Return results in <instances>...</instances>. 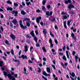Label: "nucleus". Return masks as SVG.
Here are the masks:
<instances>
[{"label":"nucleus","instance_id":"nucleus-3","mask_svg":"<svg viewBox=\"0 0 80 80\" xmlns=\"http://www.w3.org/2000/svg\"><path fill=\"white\" fill-rule=\"evenodd\" d=\"M71 36L72 37V38H73V40H74V42H77V37H76V36H75V34H74V33H72Z\"/></svg>","mask_w":80,"mask_h":80},{"label":"nucleus","instance_id":"nucleus-51","mask_svg":"<svg viewBox=\"0 0 80 80\" xmlns=\"http://www.w3.org/2000/svg\"><path fill=\"white\" fill-rule=\"evenodd\" d=\"M5 43L7 44V45H8L9 43H8V41L7 40H6V42H5Z\"/></svg>","mask_w":80,"mask_h":80},{"label":"nucleus","instance_id":"nucleus-49","mask_svg":"<svg viewBox=\"0 0 80 80\" xmlns=\"http://www.w3.org/2000/svg\"><path fill=\"white\" fill-rule=\"evenodd\" d=\"M54 28L55 29H57V30L58 29V27H57V26L56 25H55Z\"/></svg>","mask_w":80,"mask_h":80},{"label":"nucleus","instance_id":"nucleus-32","mask_svg":"<svg viewBox=\"0 0 80 80\" xmlns=\"http://www.w3.org/2000/svg\"><path fill=\"white\" fill-rule=\"evenodd\" d=\"M40 43H37L36 45V47H39L40 46Z\"/></svg>","mask_w":80,"mask_h":80},{"label":"nucleus","instance_id":"nucleus-52","mask_svg":"<svg viewBox=\"0 0 80 80\" xmlns=\"http://www.w3.org/2000/svg\"><path fill=\"white\" fill-rule=\"evenodd\" d=\"M36 12L37 13H40V10L39 9H38L36 11Z\"/></svg>","mask_w":80,"mask_h":80},{"label":"nucleus","instance_id":"nucleus-47","mask_svg":"<svg viewBox=\"0 0 80 80\" xmlns=\"http://www.w3.org/2000/svg\"><path fill=\"white\" fill-rule=\"evenodd\" d=\"M28 63H33V61H31V60H29L28 61Z\"/></svg>","mask_w":80,"mask_h":80},{"label":"nucleus","instance_id":"nucleus-63","mask_svg":"<svg viewBox=\"0 0 80 80\" xmlns=\"http://www.w3.org/2000/svg\"><path fill=\"white\" fill-rule=\"evenodd\" d=\"M68 65V64L67 63L65 62V63H64V65L66 67H67V66Z\"/></svg>","mask_w":80,"mask_h":80},{"label":"nucleus","instance_id":"nucleus-40","mask_svg":"<svg viewBox=\"0 0 80 80\" xmlns=\"http://www.w3.org/2000/svg\"><path fill=\"white\" fill-rule=\"evenodd\" d=\"M63 19H67L68 18L67 16H63Z\"/></svg>","mask_w":80,"mask_h":80},{"label":"nucleus","instance_id":"nucleus-39","mask_svg":"<svg viewBox=\"0 0 80 80\" xmlns=\"http://www.w3.org/2000/svg\"><path fill=\"white\" fill-rule=\"evenodd\" d=\"M11 53L12 55H14V53L13 52V50L12 49L11 50Z\"/></svg>","mask_w":80,"mask_h":80},{"label":"nucleus","instance_id":"nucleus-38","mask_svg":"<svg viewBox=\"0 0 80 80\" xmlns=\"http://www.w3.org/2000/svg\"><path fill=\"white\" fill-rule=\"evenodd\" d=\"M7 3H9V4H12V2H10V1H7Z\"/></svg>","mask_w":80,"mask_h":80},{"label":"nucleus","instance_id":"nucleus-37","mask_svg":"<svg viewBox=\"0 0 80 80\" xmlns=\"http://www.w3.org/2000/svg\"><path fill=\"white\" fill-rule=\"evenodd\" d=\"M14 5L15 7H18V4H17V3H14Z\"/></svg>","mask_w":80,"mask_h":80},{"label":"nucleus","instance_id":"nucleus-13","mask_svg":"<svg viewBox=\"0 0 80 80\" xmlns=\"http://www.w3.org/2000/svg\"><path fill=\"white\" fill-rule=\"evenodd\" d=\"M20 58H22L23 59H27V56H25L24 55H22L21 57H20Z\"/></svg>","mask_w":80,"mask_h":80},{"label":"nucleus","instance_id":"nucleus-19","mask_svg":"<svg viewBox=\"0 0 80 80\" xmlns=\"http://www.w3.org/2000/svg\"><path fill=\"white\" fill-rule=\"evenodd\" d=\"M29 22L28 21H27L26 22V25L28 26V27H30V23H29Z\"/></svg>","mask_w":80,"mask_h":80},{"label":"nucleus","instance_id":"nucleus-31","mask_svg":"<svg viewBox=\"0 0 80 80\" xmlns=\"http://www.w3.org/2000/svg\"><path fill=\"white\" fill-rule=\"evenodd\" d=\"M66 49V46H65V45L64 44V46L62 48V49L63 50V51H65V49Z\"/></svg>","mask_w":80,"mask_h":80},{"label":"nucleus","instance_id":"nucleus-43","mask_svg":"<svg viewBox=\"0 0 80 80\" xmlns=\"http://www.w3.org/2000/svg\"><path fill=\"white\" fill-rule=\"evenodd\" d=\"M52 67L54 70H56V68H55V65H52Z\"/></svg>","mask_w":80,"mask_h":80},{"label":"nucleus","instance_id":"nucleus-34","mask_svg":"<svg viewBox=\"0 0 80 80\" xmlns=\"http://www.w3.org/2000/svg\"><path fill=\"white\" fill-rule=\"evenodd\" d=\"M35 32L36 35H38V31L37 30H36L35 31Z\"/></svg>","mask_w":80,"mask_h":80},{"label":"nucleus","instance_id":"nucleus-50","mask_svg":"<svg viewBox=\"0 0 80 80\" xmlns=\"http://www.w3.org/2000/svg\"><path fill=\"white\" fill-rule=\"evenodd\" d=\"M1 30H2V32H3V27L2 26H1L0 27Z\"/></svg>","mask_w":80,"mask_h":80},{"label":"nucleus","instance_id":"nucleus-62","mask_svg":"<svg viewBox=\"0 0 80 80\" xmlns=\"http://www.w3.org/2000/svg\"><path fill=\"white\" fill-rule=\"evenodd\" d=\"M68 3H72V1H71V0H68Z\"/></svg>","mask_w":80,"mask_h":80},{"label":"nucleus","instance_id":"nucleus-46","mask_svg":"<svg viewBox=\"0 0 80 80\" xmlns=\"http://www.w3.org/2000/svg\"><path fill=\"white\" fill-rule=\"evenodd\" d=\"M47 8H48V9H50V8H51V7L50 6V5H48V6H47Z\"/></svg>","mask_w":80,"mask_h":80},{"label":"nucleus","instance_id":"nucleus-24","mask_svg":"<svg viewBox=\"0 0 80 80\" xmlns=\"http://www.w3.org/2000/svg\"><path fill=\"white\" fill-rule=\"evenodd\" d=\"M46 70L47 72H50V68L48 67L46 68Z\"/></svg>","mask_w":80,"mask_h":80},{"label":"nucleus","instance_id":"nucleus-41","mask_svg":"<svg viewBox=\"0 0 80 80\" xmlns=\"http://www.w3.org/2000/svg\"><path fill=\"white\" fill-rule=\"evenodd\" d=\"M54 42H55V43L56 44H58V41H57V40H55Z\"/></svg>","mask_w":80,"mask_h":80},{"label":"nucleus","instance_id":"nucleus-21","mask_svg":"<svg viewBox=\"0 0 80 80\" xmlns=\"http://www.w3.org/2000/svg\"><path fill=\"white\" fill-rule=\"evenodd\" d=\"M75 61L76 62V63H77V62H78V55H77V56H75Z\"/></svg>","mask_w":80,"mask_h":80},{"label":"nucleus","instance_id":"nucleus-6","mask_svg":"<svg viewBox=\"0 0 80 80\" xmlns=\"http://www.w3.org/2000/svg\"><path fill=\"white\" fill-rule=\"evenodd\" d=\"M20 27L23 30H25V29H27V26H24L22 24H20Z\"/></svg>","mask_w":80,"mask_h":80},{"label":"nucleus","instance_id":"nucleus-48","mask_svg":"<svg viewBox=\"0 0 80 80\" xmlns=\"http://www.w3.org/2000/svg\"><path fill=\"white\" fill-rule=\"evenodd\" d=\"M70 21H68V26H70Z\"/></svg>","mask_w":80,"mask_h":80},{"label":"nucleus","instance_id":"nucleus-20","mask_svg":"<svg viewBox=\"0 0 80 80\" xmlns=\"http://www.w3.org/2000/svg\"><path fill=\"white\" fill-rule=\"evenodd\" d=\"M26 4L27 5V6H28L29 7L30 6V5L31 4V2H26Z\"/></svg>","mask_w":80,"mask_h":80},{"label":"nucleus","instance_id":"nucleus-56","mask_svg":"<svg viewBox=\"0 0 80 80\" xmlns=\"http://www.w3.org/2000/svg\"><path fill=\"white\" fill-rule=\"evenodd\" d=\"M40 25L42 26H43V22H41L40 23Z\"/></svg>","mask_w":80,"mask_h":80},{"label":"nucleus","instance_id":"nucleus-64","mask_svg":"<svg viewBox=\"0 0 80 80\" xmlns=\"http://www.w3.org/2000/svg\"><path fill=\"white\" fill-rule=\"evenodd\" d=\"M65 3H66V4H68V1H65Z\"/></svg>","mask_w":80,"mask_h":80},{"label":"nucleus","instance_id":"nucleus-61","mask_svg":"<svg viewBox=\"0 0 80 80\" xmlns=\"http://www.w3.org/2000/svg\"><path fill=\"white\" fill-rule=\"evenodd\" d=\"M75 52L74 51L72 52V55H75Z\"/></svg>","mask_w":80,"mask_h":80},{"label":"nucleus","instance_id":"nucleus-60","mask_svg":"<svg viewBox=\"0 0 80 80\" xmlns=\"http://www.w3.org/2000/svg\"><path fill=\"white\" fill-rule=\"evenodd\" d=\"M2 58L4 60H6V58L4 56L2 57Z\"/></svg>","mask_w":80,"mask_h":80},{"label":"nucleus","instance_id":"nucleus-44","mask_svg":"<svg viewBox=\"0 0 80 80\" xmlns=\"http://www.w3.org/2000/svg\"><path fill=\"white\" fill-rule=\"evenodd\" d=\"M55 21V18H53L51 20V22H53Z\"/></svg>","mask_w":80,"mask_h":80},{"label":"nucleus","instance_id":"nucleus-25","mask_svg":"<svg viewBox=\"0 0 80 80\" xmlns=\"http://www.w3.org/2000/svg\"><path fill=\"white\" fill-rule=\"evenodd\" d=\"M3 62L2 61H0V67H2L3 66Z\"/></svg>","mask_w":80,"mask_h":80},{"label":"nucleus","instance_id":"nucleus-27","mask_svg":"<svg viewBox=\"0 0 80 80\" xmlns=\"http://www.w3.org/2000/svg\"><path fill=\"white\" fill-rule=\"evenodd\" d=\"M61 65L63 67V68H65V66L64 65V64H63V62H62L61 63Z\"/></svg>","mask_w":80,"mask_h":80},{"label":"nucleus","instance_id":"nucleus-30","mask_svg":"<svg viewBox=\"0 0 80 80\" xmlns=\"http://www.w3.org/2000/svg\"><path fill=\"white\" fill-rule=\"evenodd\" d=\"M61 15H67V13L66 12H62L61 13Z\"/></svg>","mask_w":80,"mask_h":80},{"label":"nucleus","instance_id":"nucleus-53","mask_svg":"<svg viewBox=\"0 0 80 80\" xmlns=\"http://www.w3.org/2000/svg\"><path fill=\"white\" fill-rule=\"evenodd\" d=\"M42 78H44L45 80H48V79H47L46 78H45V77L43 76H42Z\"/></svg>","mask_w":80,"mask_h":80},{"label":"nucleus","instance_id":"nucleus-22","mask_svg":"<svg viewBox=\"0 0 80 80\" xmlns=\"http://www.w3.org/2000/svg\"><path fill=\"white\" fill-rule=\"evenodd\" d=\"M42 49L44 52H47V50H46V49H45V47H43L42 48Z\"/></svg>","mask_w":80,"mask_h":80},{"label":"nucleus","instance_id":"nucleus-17","mask_svg":"<svg viewBox=\"0 0 80 80\" xmlns=\"http://www.w3.org/2000/svg\"><path fill=\"white\" fill-rule=\"evenodd\" d=\"M10 37L12 40H15V36L13 35V34L11 35L10 36Z\"/></svg>","mask_w":80,"mask_h":80},{"label":"nucleus","instance_id":"nucleus-36","mask_svg":"<svg viewBox=\"0 0 80 80\" xmlns=\"http://www.w3.org/2000/svg\"><path fill=\"white\" fill-rule=\"evenodd\" d=\"M72 77H75V74H74V72H72Z\"/></svg>","mask_w":80,"mask_h":80},{"label":"nucleus","instance_id":"nucleus-45","mask_svg":"<svg viewBox=\"0 0 80 80\" xmlns=\"http://www.w3.org/2000/svg\"><path fill=\"white\" fill-rule=\"evenodd\" d=\"M33 49V47L31 46L30 48V52H32V50Z\"/></svg>","mask_w":80,"mask_h":80},{"label":"nucleus","instance_id":"nucleus-16","mask_svg":"<svg viewBox=\"0 0 80 80\" xmlns=\"http://www.w3.org/2000/svg\"><path fill=\"white\" fill-rule=\"evenodd\" d=\"M52 51L53 52V55H56L57 54V53L56 52H55V50L54 49H52Z\"/></svg>","mask_w":80,"mask_h":80},{"label":"nucleus","instance_id":"nucleus-7","mask_svg":"<svg viewBox=\"0 0 80 80\" xmlns=\"http://www.w3.org/2000/svg\"><path fill=\"white\" fill-rule=\"evenodd\" d=\"M42 19V17L39 16V17H38L36 18V22L38 23L40 22V20Z\"/></svg>","mask_w":80,"mask_h":80},{"label":"nucleus","instance_id":"nucleus-55","mask_svg":"<svg viewBox=\"0 0 80 80\" xmlns=\"http://www.w3.org/2000/svg\"><path fill=\"white\" fill-rule=\"evenodd\" d=\"M66 48L68 50H69L70 48H69V47H68V46H67L66 47Z\"/></svg>","mask_w":80,"mask_h":80},{"label":"nucleus","instance_id":"nucleus-8","mask_svg":"<svg viewBox=\"0 0 80 80\" xmlns=\"http://www.w3.org/2000/svg\"><path fill=\"white\" fill-rule=\"evenodd\" d=\"M64 23V28H65V29H67V25L66 23H67V21H65L63 22Z\"/></svg>","mask_w":80,"mask_h":80},{"label":"nucleus","instance_id":"nucleus-18","mask_svg":"<svg viewBox=\"0 0 80 80\" xmlns=\"http://www.w3.org/2000/svg\"><path fill=\"white\" fill-rule=\"evenodd\" d=\"M7 10L8 11H9V10H10V11H12V10H13V9L12 8L8 7L7 8Z\"/></svg>","mask_w":80,"mask_h":80},{"label":"nucleus","instance_id":"nucleus-26","mask_svg":"<svg viewBox=\"0 0 80 80\" xmlns=\"http://www.w3.org/2000/svg\"><path fill=\"white\" fill-rule=\"evenodd\" d=\"M62 59L65 60V61H67V58H66V57H65V55L63 56L62 57Z\"/></svg>","mask_w":80,"mask_h":80},{"label":"nucleus","instance_id":"nucleus-5","mask_svg":"<svg viewBox=\"0 0 80 80\" xmlns=\"http://www.w3.org/2000/svg\"><path fill=\"white\" fill-rule=\"evenodd\" d=\"M49 42L51 44L50 45V47L51 48H52L53 47V42H52V39L50 38L49 40Z\"/></svg>","mask_w":80,"mask_h":80},{"label":"nucleus","instance_id":"nucleus-33","mask_svg":"<svg viewBox=\"0 0 80 80\" xmlns=\"http://www.w3.org/2000/svg\"><path fill=\"white\" fill-rule=\"evenodd\" d=\"M38 72L40 73V72H41V69H40V68H38Z\"/></svg>","mask_w":80,"mask_h":80},{"label":"nucleus","instance_id":"nucleus-58","mask_svg":"<svg viewBox=\"0 0 80 80\" xmlns=\"http://www.w3.org/2000/svg\"><path fill=\"white\" fill-rule=\"evenodd\" d=\"M43 61H45V62L47 61V59H46V58H43Z\"/></svg>","mask_w":80,"mask_h":80},{"label":"nucleus","instance_id":"nucleus-57","mask_svg":"<svg viewBox=\"0 0 80 80\" xmlns=\"http://www.w3.org/2000/svg\"><path fill=\"white\" fill-rule=\"evenodd\" d=\"M22 5L23 6H25V3H24V2H22Z\"/></svg>","mask_w":80,"mask_h":80},{"label":"nucleus","instance_id":"nucleus-12","mask_svg":"<svg viewBox=\"0 0 80 80\" xmlns=\"http://www.w3.org/2000/svg\"><path fill=\"white\" fill-rule=\"evenodd\" d=\"M11 74L12 75H14L15 77L16 78H17V76H18V75H17V74H14V72H11Z\"/></svg>","mask_w":80,"mask_h":80},{"label":"nucleus","instance_id":"nucleus-15","mask_svg":"<svg viewBox=\"0 0 80 80\" xmlns=\"http://www.w3.org/2000/svg\"><path fill=\"white\" fill-rule=\"evenodd\" d=\"M21 13L22 15H26V14H27V13H26V12H24V11L23 10L21 11Z\"/></svg>","mask_w":80,"mask_h":80},{"label":"nucleus","instance_id":"nucleus-14","mask_svg":"<svg viewBox=\"0 0 80 80\" xmlns=\"http://www.w3.org/2000/svg\"><path fill=\"white\" fill-rule=\"evenodd\" d=\"M12 13H15L14 17H17V14H18V12L15 11H13L12 12Z\"/></svg>","mask_w":80,"mask_h":80},{"label":"nucleus","instance_id":"nucleus-10","mask_svg":"<svg viewBox=\"0 0 80 80\" xmlns=\"http://www.w3.org/2000/svg\"><path fill=\"white\" fill-rule=\"evenodd\" d=\"M29 21V22H31V21H30V19L28 18H25L23 20V22H25V21Z\"/></svg>","mask_w":80,"mask_h":80},{"label":"nucleus","instance_id":"nucleus-35","mask_svg":"<svg viewBox=\"0 0 80 80\" xmlns=\"http://www.w3.org/2000/svg\"><path fill=\"white\" fill-rule=\"evenodd\" d=\"M26 38H32V37L30 36H28V34L26 36Z\"/></svg>","mask_w":80,"mask_h":80},{"label":"nucleus","instance_id":"nucleus-42","mask_svg":"<svg viewBox=\"0 0 80 80\" xmlns=\"http://www.w3.org/2000/svg\"><path fill=\"white\" fill-rule=\"evenodd\" d=\"M43 75H45V76H46V75H47V73H46V72H45V71H43Z\"/></svg>","mask_w":80,"mask_h":80},{"label":"nucleus","instance_id":"nucleus-54","mask_svg":"<svg viewBox=\"0 0 80 80\" xmlns=\"http://www.w3.org/2000/svg\"><path fill=\"white\" fill-rule=\"evenodd\" d=\"M23 73H24V74H25L26 75H28V73L27 72H23Z\"/></svg>","mask_w":80,"mask_h":80},{"label":"nucleus","instance_id":"nucleus-59","mask_svg":"<svg viewBox=\"0 0 80 80\" xmlns=\"http://www.w3.org/2000/svg\"><path fill=\"white\" fill-rule=\"evenodd\" d=\"M77 31V29H73V32H76Z\"/></svg>","mask_w":80,"mask_h":80},{"label":"nucleus","instance_id":"nucleus-29","mask_svg":"<svg viewBox=\"0 0 80 80\" xmlns=\"http://www.w3.org/2000/svg\"><path fill=\"white\" fill-rule=\"evenodd\" d=\"M42 10H43V11H44V12H46V8H45V6H43L42 8Z\"/></svg>","mask_w":80,"mask_h":80},{"label":"nucleus","instance_id":"nucleus-23","mask_svg":"<svg viewBox=\"0 0 80 80\" xmlns=\"http://www.w3.org/2000/svg\"><path fill=\"white\" fill-rule=\"evenodd\" d=\"M12 23H14V24H15V25H16V24H17V20L15 19H14L13 20L12 22Z\"/></svg>","mask_w":80,"mask_h":80},{"label":"nucleus","instance_id":"nucleus-1","mask_svg":"<svg viewBox=\"0 0 80 80\" xmlns=\"http://www.w3.org/2000/svg\"><path fill=\"white\" fill-rule=\"evenodd\" d=\"M33 32H34V31L33 30L32 31L30 32V34L32 35V37H34V40H35L36 42H37L38 39H37L36 36L35 35V33H34Z\"/></svg>","mask_w":80,"mask_h":80},{"label":"nucleus","instance_id":"nucleus-28","mask_svg":"<svg viewBox=\"0 0 80 80\" xmlns=\"http://www.w3.org/2000/svg\"><path fill=\"white\" fill-rule=\"evenodd\" d=\"M46 2H47L46 0H43L42 1V4L44 5H45V3H46Z\"/></svg>","mask_w":80,"mask_h":80},{"label":"nucleus","instance_id":"nucleus-4","mask_svg":"<svg viewBox=\"0 0 80 80\" xmlns=\"http://www.w3.org/2000/svg\"><path fill=\"white\" fill-rule=\"evenodd\" d=\"M68 8L69 10H71L72 8L75 9V6L73 5V4H71L68 5Z\"/></svg>","mask_w":80,"mask_h":80},{"label":"nucleus","instance_id":"nucleus-9","mask_svg":"<svg viewBox=\"0 0 80 80\" xmlns=\"http://www.w3.org/2000/svg\"><path fill=\"white\" fill-rule=\"evenodd\" d=\"M28 51V46L27 45H26L24 46V52H27Z\"/></svg>","mask_w":80,"mask_h":80},{"label":"nucleus","instance_id":"nucleus-11","mask_svg":"<svg viewBox=\"0 0 80 80\" xmlns=\"http://www.w3.org/2000/svg\"><path fill=\"white\" fill-rule=\"evenodd\" d=\"M43 34H44V35H46V34H47V33H48L47 32V31H46V29H44L43 30Z\"/></svg>","mask_w":80,"mask_h":80},{"label":"nucleus","instance_id":"nucleus-2","mask_svg":"<svg viewBox=\"0 0 80 80\" xmlns=\"http://www.w3.org/2000/svg\"><path fill=\"white\" fill-rule=\"evenodd\" d=\"M53 14V11H50V12L49 11H47L46 12V17L47 18H48L49 16H51Z\"/></svg>","mask_w":80,"mask_h":80}]
</instances>
